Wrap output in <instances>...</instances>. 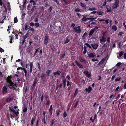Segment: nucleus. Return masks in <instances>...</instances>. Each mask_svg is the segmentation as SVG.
<instances>
[{"mask_svg": "<svg viewBox=\"0 0 126 126\" xmlns=\"http://www.w3.org/2000/svg\"><path fill=\"white\" fill-rule=\"evenodd\" d=\"M12 34L10 37H11V38L10 39V43H12V40L13 39H17L18 38V35H17V33H16L14 32H12ZM18 34H21V32H17Z\"/></svg>", "mask_w": 126, "mask_h": 126, "instance_id": "f257e3e1", "label": "nucleus"}, {"mask_svg": "<svg viewBox=\"0 0 126 126\" xmlns=\"http://www.w3.org/2000/svg\"><path fill=\"white\" fill-rule=\"evenodd\" d=\"M8 87L11 89H12L13 90H16V89L15 87V86L17 87L16 85V84L14 83L13 82L11 81L9 82H8Z\"/></svg>", "mask_w": 126, "mask_h": 126, "instance_id": "f03ea898", "label": "nucleus"}, {"mask_svg": "<svg viewBox=\"0 0 126 126\" xmlns=\"http://www.w3.org/2000/svg\"><path fill=\"white\" fill-rule=\"evenodd\" d=\"M119 0H115L112 6V8L114 9H116L119 7Z\"/></svg>", "mask_w": 126, "mask_h": 126, "instance_id": "7ed1b4c3", "label": "nucleus"}, {"mask_svg": "<svg viewBox=\"0 0 126 126\" xmlns=\"http://www.w3.org/2000/svg\"><path fill=\"white\" fill-rule=\"evenodd\" d=\"M49 40V36L47 34L45 36L44 40V43L45 45H47V43Z\"/></svg>", "mask_w": 126, "mask_h": 126, "instance_id": "20e7f679", "label": "nucleus"}, {"mask_svg": "<svg viewBox=\"0 0 126 126\" xmlns=\"http://www.w3.org/2000/svg\"><path fill=\"white\" fill-rule=\"evenodd\" d=\"M2 92L3 95L7 93V88L5 86H4L2 89Z\"/></svg>", "mask_w": 126, "mask_h": 126, "instance_id": "39448f33", "label": "nucleus"}, {"mask_svg": "<svg viewBox=\"0 0 126 126\" xmlns=\"http://www.w3.org/2000/svg\"><path fill=\"white\" fill-rule=\"evenodd\" d=\"M105 33H104L101 37V39L100 40V42L101 43L103 42H105L106 41V38L105 37Z\"/></svg>", "mask_w": 126, "mask_h": 126, "instance_id": "423d86ee", "label": "nucleus"}, {"mask_svg": "<svg viewBox=\"0 0 126 126\" xmlns=\"http://www.w3.org/2000/svg\"><path fill=\"white\" fill-rule=\"evenodd\" d=\"M9 109L10 111L13 112L16 115V116H17L19 114V112H16L13 108H11L10 107H9Z\"/></svg>", "mask_w": 126, "mask_h": 126, "instance_id": "0eeeda50", "label": "nucleus"}, {"mask_svg": "<svg viewBox=\"0 0 126 126\" xmlns=\"http://www.w3.org/2000/svg\"><path fill=\"white\" fill-rule=\"evenodd\" d=\"M91 45L94 49H96L99 46V45L97 44H91Z\"/></svg>", "mask_w": 126, "mask_h": 126, "instance_id": "6e6552de", "label": "nucleus"}, {"mask_svg": "<svg viewBox=\"0 0 126 126\" xmlns=\"http://www.w3.org/2000/svg\"><path fill=\"white\" fill-rule=\"evenodd\" d=\"M80 5L83 9L85 10L86 9V6L85 3L82 2H80Z\"/></svg>", "mask_w": 126, "mask_h": 126, "instance_id": "1a4fd4ad", "label": "nucleus"}, {"mask_svg": "<svg viewBox=\"0 0 126 126\" xmlns=\"http://www.w3.org/2000/svg\"><path fill=\"white\" fill-rule=\"evenodd\" d=\"M79 59L81 62H82L85 64H86L87 61L83 59L81 57L79 56Z\"/></svg>", "mask_w": 126, "mask_h": 126, "instance_id": "9d476101", "label": "nucleus"}, {"mask_svg": "<svg viewBox=\"0 0 126 126\" xmlns=\"http://www.w3.org/2000/svg\"><path fill=\"white\" fill-rule=\"evenodd\" d=\"M37 82V78L36 77L34 79V81L32 85V88H34L35 86L36 83Z\"/></svg>", "mask_w": 126, "mask_h": 126, "instance_id": "9b49d317", "label": "nucleus"}, {"mask_svg": "<svg viewBox=\"0 0 126 126\" xmlns=\"http://www.w3.org/2000/svg\"><path fill=\"white\" fill-rule=\"evenodd\" d=\"M75 62L76 64L80 68H83V66L79 63L76 60Z\"/></svg>", "mask_w": 126, "mask_h": 126, "instance_id": "f8f14e48", "label": "nucleus"}, {"mask_svg": "<svg viewBox=\"0 0 126 126\" xmlns=\"http://www.w3.org/2000/svg\"><path fill=\"white\" fill-rule=\"evenodd\" d=\"M92 90V88L90 86H89L88 88H86L85 90V91L86 92H88V93H89L91 92Z\"/></svg>", "mask_w": 126, "mask_h": 126, "instance_id": "ddd939ff", "label": "nucleus"}, {"mask_svg": "<svg viewBox=\"0 0 126 126\" xmlns=\"http://www.w3.org/2000/svg\"><path fill=\"white\" fill-rule=\"evenodd\" d=\"M87 15L85 16H84L81 19V20H82L84 21H85L87 20H91V18H87L86 17Z\"/></svg>", "mask_w": 126, "mask_h": 126, "instance_id": "4468645a", "label": "nucleus"}, {"mask_svg": "<svg viewBox=\"0 0 126 126\" xmlns=\"http://www.w3.org/2000/svg\"><path fill=\"white\" fill-rule=\"evenodd\" d=\"M61 72V71L58 70L57 71L55 72H53V74L54 76L56 77V75L57 74L58 76H60V75Z\"/></svg>", "mask_w": 126, "mask_h": 126, "instance_id": "2eb2a0df", "label": "nucleus"}, {"mask_svg": "<svg viewBox=\"0 0 126 126\" xmlns=\"http://www.w3.org/2000/svg\"><path fill=\"white\" fill-rule=\"evenodd\" d=\"M95 56V53L94 52L88 54V56L89 58H94Z\"/></svg>", "mask_w": 126, "mask_h": 126, "instance_id": "dca6fc26", "label": "nucleus"}, {"mask_svg": "<svg viewBox=\"0 0 126 126\" xmlns=\"http://www.w3.org/2000/svg\"><path fill=\"white\" fill-rule=\"evenodd\" d=\"M53 110V109L52 108V105H51L50 106L49 110L50 115H52V114Z\"/></svg>", "mask_w": 126, "mask_h": 126, "instance_id": "f3484780", "label": "nucleus"}, {"mask_svg": "<svg viewBox=\"0 0 126 126\" xmlns=\"http://www.w3.org/2000/svg\"><path fill=\"white\" fill-rule=\"evenodd\" d=\"M67 86L68 87V88H70L72 85L73 83L72 82H70L68 80H67Z\"/></svg>", "mask_w": 126, "mask_h": 126, "instance_id": "a211bd4d", "label": "nucleus"}, {"mask_svg": "<svg viewBox=\"0 0 126 126\" xmlns=\"http://www.w3.org/2000/svg\"><path fill=\"white\" fill-rule=\"evenodd\" d=\"M11 78L12 76H8L6 80L7 83L12 81V80L11 79Z\"/></svg>", "mask_w": 126, "mask_h": 126, "instance_id": "6ab92c4d", "label": "nucleus"}, {"mask_svg": "<svg viewBox=\"0 0 126 126\" xmlns=\"http://www.w3.org/2000/svg\"><path fill=\"white\" fill-rule=\"evenodd\" d=\"M74 29L75 30V32L77 33H79L81 32V30L80 28H77L76 27V29Z\"/></svg>", "mask_w": 126, "mask_h": 126, "instance_id": "aec40b11", "label": "nucleus"}, {"mask_svg": "<svg viewBox=\"0 0 126 126\" xmlns=\"http://www.w3.org/2000/svg\"><path fill=\"white\" fill-rule=\"evenodd\" d=\"M69 37H70L69 36H68L67 37H66V39L65 41L64 42V44H66L69 42L70 40V39H68L69 38Z\"/></svg>", "mask_w": 126, "mask_h": 126, "instance_id": "412c9836", "label": "nucleus"}, {"mask_svg": "<svg viewBox=\"0 0 126 126\" xmlns=\"http://www.w3.org/2000/svg\"><path fill=\"white\" fill-rule=\"evenodd\" d=\"M33 62H31L30 64V72L31 73L32 72V70L33 68Z\"/></svg>", "mask_w": 126, "mask_h": 126, "instance_id": "4be33fe9", "label": "nucleus"}, {"mask_svg": "<svg viewBox=\"0 0 126 126\" xmlns=\"http://www.w3.org/2000/svg\"><path fill=\"white\" fill-rule=\"evenodd\" d=\"M61 112V111L60 110V109H58L56 110V116L58 117H59V115L60 114V113Z\"/></svg>", "mask_w": 126, "mask_h": 126, "instance_id": "5701e85b", "label": "nucleus"}, {"mask_svg": "<svg viewBox=\"0 0 126 126\" xmlns=\"http://www.w3.org/2000/svg\"><path fill=\"white\" fill-rule=\"evenodd\" d=\"M94 32V31L91 29L89 32V34H88L89 36V38L93 34Z\"/></svg>", "mask_w": 126, "mask_h": 126, "instance_id": "b1692460", "label": "nucleus"}, {"mask_svg": "<svg viewBox=\"0 0 126 126\" xmlns=\"http://www.w3.org/2000/svg\"><path fill=\"white\" fill-rule=\"evenodd\" d=\"M46 76L45 74L43 73L42 74V75L40 76V77L41 79H43V81H44V79H46V78H44Z\"/></svg>", "mask_w": 126, "mask_h": 126, "instance_id": "393cba45", "label": "nucleus"}, {"mask_svg": "<svg viewBox=\"0 0 126 126\" xmlns=\"http://www.w3.org/2000/svg\"><path fill=\"white\" fill-rule=\"evenodd\" d=\"M66 79H63L62 81L63 83V85L64 87V88L66 86Z\"/></svg>", "mask_w": 126, "mask_h": 126, "instance_id": "a878e982", "label": "nucleus"}, {"mask_svg": "<svg viewBox=\"0 0 126 126\" xmlns=\"http://www.w3.org/2000/svg\"><path fill=\"white\" fill-rule=\"evenodd\" d=\"M107 9V12H109L111 11V8L109 6H108L106 7Z\"/></svg>", "mask_w": 126, "mask_h": 126, "instance_id": "bb28decb", "label": "nucleus"}, {"mask_svg": "<svg viewBox=\"0 0 126 126\" xmlns=\"http://www.w3.org/2000/svg\"><path fill=\"white\" fill-rule=\"evenodd\" d=\"M112 29L113 31H115L117 30V28L116 26L114 25L112 27Z\"/></svg>", "mask_w": 126, "mask_h": 126, "instance_id": "cd10ccee", "label": "nucleus"}, {"mask_svg": "<svg viewBox=\"0 0 126 126\" xmlns=\"http://www.w3.org/2000/svg\"><path fill=\"white\" fill-rule=\"evenodd\" d=\"M51 72V71L50 70H47L46 71L47 76H49Z\"/></svg>", "mask_w": 126, "mask_h": 126, "instance_id": "c85d7f7f", "label": "nucleus"}, {"mask_svg": "<svg viewBox=\"0 0 126 126\" xmlns=\"http://www.w3.org/2000/svg\"><path fill=\"white\" fill-rule=\"evenodd\" d=\"M78 91V88H77L75 90V93L74 94V97L77 94Z\"/></svg>", "mask_w": 126, "mask_h": 126, "instance_id": "c756f323", "label": "nucleus"}, {"mask_svg": "<svg viewBox=\"0 0 126 126\" xmlns=\"http://www.w3.org/2000/svg\"><path fill=\"white\" fill-rule=\"evenodd\" d=\"M105 59L104 58L102 59L98 63V65H99L100 64H101L103 63L104 62V61H105Z\"/></svg>", "mask_w": 126, "mask_h": 126, "instance_id": "7c9ffc66", "label": "nucleus"}, {"mask_svg": "<svg viewBox=\"0 0 126 126\" xmlns=\"http://www.w3.org/2000/svg\"><path fill=\"white\" fill-rule=\"evenodd\" d=\"M65 73L64 72H63L61 74V78L62 79H63L65 77Z\"/></svg>", "mask_w": 126, "mask_h": 126, "instance_id": "2f4dec72", "label": "nucleus"}, {"mask_svg": "<svg viewBox=\"0 0 126 126\" xmlns=\"http://www.w3.org/2000/svg\"><path fill=\"white\" fill-rule=\"evenodd\" d=\"M13 99L12 98H7L5 100L6 102H9L11 101Z\"/></svg>", "mask_w": 126, "mask_h": 126, "instance_id": "473e14b6", "label": "nucleus"}, {"mask_svg": "<svg viewBox=\"0 0 126 126\" xmlns=\"http://www.w3.org/2000/svg\"><path fill=\"white\" fill-rule=\"evenodd\" d=\"M35 119L33 118V117H32V120L31 121V125L32 126H33V122L35 120Z\"/></svg>", "mask_w": 126, "mask_h": 126, "instance_id": "72a5a7b5", "label": "nucleus"}, {"mask_svg": "<svg viewBox=\"0 0 126 126\" xmlns=\"http://www.w3.org/2000/svg\"><path fill=\"white\" fill-rule=\"evenodd\" d=\"M107 47V45H106V44H103V46L102 47V49H103L104 48L105 49L104 50V51H105Z\"/></svg>", "mask_w": 126, "mask_h": 126, "instance_id": "f704fd0d", "label": "nucleus"}, {"mask_svg": "<svg viewBox=\"0 0 126 126\" xmlns=\"http://www.w3.org/2000/svg\"><path fill=\"white\" fill-rule=\"evenodd\" d=\"M126 94V92L124 93V94L123 95H121V99H120V100H122V101H123V98H124V97L125 96V94Z\"/></svg>", "mask_w": 126, "mask_h": 126, "instance_id": "c9c22d12", "label": "nucleus"}, {"mask_svg": "<svg viewBox=\"0 0 126 126\" xmlns=\"http://www.w3.org/2000/svg\"><path fill=\"white\" fill-rule=\"evenodd\" d=\"M65 56V53L64 52V54H61L60 55V58L61 59H63Z\"/></svg>", "mask_w": 126, "mask_h": 126, "instance_id": "e433bc0d", "label": "nucleus"}, {"mask_svg": "<svg viewBox=\"0 0 126 126\" xmlns=\"http://www.w3.org/2000/svg\"><path fill=\"white\" fill-rule=\"evenodd\" d=\"M79 100H77L76 101V102L75 103V104L74 106V107L75 108H76L77 107V105L79 103Z\"/></svg>", "mask_w": 126, "mask_h": 126, "instance_id": "4c0bfd02", "label": "nucleus"}, {"mask_svg": "<svg viewBox=\"0 0 126 126\" xmlns=\"http://www.w3.org/2000/svg\"><path fill=\"white\" fill-rule=\"evenodd\" d=\"M124 52L123 51H121L120 52L119 54V56L120 57H121L123 55Z\"/></svg>", "mask_w": 126, "mask_h": 126, "instance_id": "58836bf2", "label": "nucleus"}, {"mask_svg": "<svg viewBox=\"0 0 126 126\" xmlns=\"http://www.w3.org/2000/svg\"><path fill=\"white\" fill-rule=\"evenodd\" d=\"M121 79V77H117L115 79V81H119Z\"/></svg>", "mask_w": 126, "mask_h": 126, "instance_id": "ea45409f", "label": "nucleus"}, {"mask_svg": "<svg viewBox=\"0 0 126 126\" xmlns=\"http://www.w3.org/2000/svg\"><path fill=\"white\" fill-rule=\"evenodd\" d=\"M37 66L38 69L40 70L41 69V68L40 67V63H37Z\"/></svg>", "mask_w": 126, "mask_h": 126, "instance_id": "a19ab883", "label": "nucleus"}, {"mask_svg": "<svg viewBox=\"0 0 126 126\" xmlns=\"http://www.w3.org/2000/svg\"><path fill=\"white\" fill-rule=\"evenodd\" d=\"M85 45L87 46V47H88L90 49L92 48V47H91V46L87 43H85Z\"/></svg>", "mask_w": 126, "mask_h": 126, "instance_id": "79ce46f5", "label": "nucleus"}, {"mask_svg": "<svg viewBox=\"0 0 126 126\" xmlns=\"http://www.w3.org/2000/svg\"><path fill=\"white\" fill-rule=\"evenodd\" d=\"M14 21L15 23H16L17 22L18 19L16 16L14 18Z\"/></svg>", "mask_w": 126, "mask_h": 126, "instance_id": "37998d69", "label": "nucleus"}, {"mask_svg": "<svg viewBox=\"0 0 126 126\" xmlns=\"http://www.w3.org/2000/svg\"><path fill=\"white\" fill-rule=\"evenodd\" d=\"M39 48H38L36 49L34 53V56L36 54L37 52L39 50Z\"/></svg>", "mask_w": 126, "mask_h": 126, "instance_id": "c03bdc74", "label": "nucleus"}, {"mask_svg": "<svg viewBox=\"0 0 126 126\" xmlns=\"http://www.w3.org/2000/svg\"><path fill=\"white\" fill-rule=\"evenodd\" d=\"M63 115V118H65L67 116V114L66 112L65 111H64Z\"/></svg>", "mask_w": 126, "mask_h": 126, "instance_id": "a18cd8bd", "label": "nucleus"}, {"mask_svg": "<svg viewBox=\"0 0 126 126\" xmlns=\"http://www.w3.org/2000/svg\"><path fill=\"white\" fill-rule=\"evenodd\" d=\"M27 111V107H24L23 110V111L24 112H25Z\"/></svg>", "mask_w": 126, "mask_h": 126, "instance_id": "49530a36", "label": "nucleus"}, {"mask_svg": "<svg viewBox=\"0 0 126 126\" xmlns=\"http://www.w3.org/2000/svg\"><path fill=\"white\" fill-rule=\"evenodd\" d=\"M29 25H25V30H27L28 29H29L28 28Z\"/></svg>", "mask_w": 126, "mask_h": 126, "instance_id": "de8ad7c7", "label": "nucleus"}, {"mask_svg": "<svg viewBox=\"0 0 126 126\" xmlns=\"http://www.w3.org/2000/svg\"><path fill=\"white\" fill-rule=\"evenodd\" d=\"M42 122H43L44 124H45L46 123V122L45 117H44L43 120H42Z\"/></svg>", "mask_w": 126, "mask_h": 126, "instance_id": "09e8293b", "label": "nucleus"}, {"mask_svg": "<svg viewBox=\"0 0 126 126\" xmlns=\"http://www.w3.org/2000/svg\"><path fill=\"white\" fill-rule=\"evenodd\" d=\"M35 26H36V28H37L39 26V24L38 23H36L34 24Z\"/></svg>", "mask_w": 126, "mask_h": 126, "instance_id": "8fccbe9b", "label": "nucleus"}, {"mask_svg": "<svg viewBox=\"0 0 126 126\" xmlns=\"http://www.w3.org/2000/svg\"><path fill=\"white\" fill-rule=\"evenodd\" d=\"M75 11L76 12H81L80 10L79 9V8H76L75 9Z\"/></svg>", "mask_w": 126, "mask_h": 126, "instance_id": "3c124183", "label": "nucleus"}, {"mask_svg": "<svg viewBox=\"0 0 126 126\" xmlns=\"http://www.w3.org/2000/svg\"><path fill=\"white\" fill-rule=\"evenodd\" d=\"M76 25L75 23H73L71 25V26L72 27L73 29H75V28L76 29V27H74Z\"/></svg>", "mask_w": 126, "mask_h": 126, "instance_id": "603ef678", "label": "nucleus"}, {"mask_svg": "<svg viewBox=\"0 0 126 126\" xmlns=\"http://www.w3.org/2000/svg\"><path fill=\"white\" fill-rule=\"evenodd\" d=\"M44 100V95L42 94L41 95V102L43 101Z\"/></svg>", "mask_w": 126, "mask_h": 126, "instance_id": "864d4df0", "label": "nucleus"}, {"mask_svg": "<svg viewBox=\"0 0 126 126\" xmlns=\"http://www.w3.org/2000/svg\"><path fill=\"white\" fill-rule=\"evenodd\" d=\"M123 34V33L122 32H120L118 33V35L119 36H121Z\"/></svg>", "mask_w": 126, "mask_h": 126, "instance_id": "5fc2aeb1", "label": "nucleus"}, {"mask_svg": "<svg viewBox=\"0 0 126 126\" xmlns=\"http://www.w3.org/2000/svg\"><path fill=\"white\" fill-rule=\"evenodd\" d=\"M107 42L108 43H110V37H108L107 38Z\"/></svg>", "mask_w": 126, "mask_h": 126, "instance_id": "6e6d98bb", "label": "nucleus"}, {"mask_svg": "<svg viewBox=\"0 0 126 126\" xmlns=\"http://www.w3.org/2000/svg\"><path fill=\"white\" fill-rule=\"evenodd\" d=\"M97 14L98 15H103V12H102L101 11H98Z\"/></svg>", "mask_w": 126, "mask_h": 126, "instance_id": "4d7b16f0", "label": "nucleus"}, {"mask_svg": "<svg viewBox=\"0 0 126 126\" xmlns=\"http://www.w3.org/2000/svg\"><path fill=\"white\" fill-rule=\"evenodd\" d=\"M98 27H95L94 28L92 29L94 31V32L95 31H96L98 29Z\"/></svg>", "mask_w": 126, "mask_h": 126, "instance_id": "13d9d810", "label": "nucleus"}, {"mask_svg": "<svg viewBox=\"0 0 126 126\" xmlns=\"http://www.w3.org/2000/svg\"><path fill=\"white\" fill-rule=\"evenodd\" d=\"M30 3L33 2V5L35 4V1L33 0H31L30 1Z\"/></svg>", "mask_w": 126, "mask_h": 126, "instance_id": "bf43d9fd", "label": "nucleus"}, {"mask_svg": "<svg viewBox=\"0 0 126 126\" xmlns=\"http://www.w3.org/2000/svg\"><path fill=\"white\" fill-rule=\"evenodd\" d=\"M50 103V100H48L46 103V104L47 106L48 105L49 103Z\"/></svg>", "mask_w": 126, "mask_h": 126, "instance_id": "052dcab7", "label": "nucleus"}, {"mask_svg": "<svg viewBox=\"0 0 126 126\" xmlns=\"http://www.w3.org/2000/svg\"><path fill=\"white\" fill-rule=\"evenodd\" d=\"M53 8V7H52L51 6H50L48 8V10L50 12H51Z\"/></svg>", "mask_w": 126, "mask_h": 126, "instance_id": "680f3d73", "label": "nucleus"}, {"mask_svg": "<svg viewBox=\"0 0 126 126\" xmlns=\"http://www.w3.org/2000/svg\"><path fill=\"white\" fill-rule=\"evenodd\" d=\"M84 73L86 76L87 75L88 73V71L86 70H85L84 71Z\"/></svg>", "mask_w": 126, "mask_h": 126, "instance_id": "e2e57ef3", "label": "nucleus"}, {"mask_svg": "<svg viewBox=\"0 0 126 126\" xmlns=\"http://www.w3.org/2000/svg\"><path fill=\"white\" fill-rule=\"evenodd\" d=\"M66 78L68 80H69L71 79V78L69 75H67L66 77Z\"/></svg>", "mask_w": 126, "mask_h": 126, "instance_id": "0e129e2a", "label": "nucleus"}, {"mask_svg": "<svg viewBox=\"0 0 126 126\" xmlns=\"http://www.w3.org/2000/svg\"><path fill=\"white\" fill-rule=\"evenodd\" d=\"M54 119H52L51 120V124L50 125V126H52L53 125V124L54 123Z\"/></svg>", "mask_w": 126, "mask_h": 126, "instance_id": "69168bd1", "label": "nucleus"}, {"mask_svg": "<svg viewBox=\"0 0 126 126\" xmlns=\"http://www.w3.org/2000/svg\"><path fill=\"white\" fill-rule=\"evenodd\" d=\"M79 17V18H81V15L79 13H77L76 14Z\"/></svg>", "mask_w": 126, "mask_h": 126, "instance_id": "338daca9", "label": "nucleus"}, {"mask_svg": "<svg viewBox=\"0 0 126 126\" xmlns=\"http://www.w3.org/2000/svg\"><path fill=\"white\" fill-rule=\"evenodd\" d=\"M27 34L26 35H24L23 36V39L25 40L27 38Z\"/></svg>", "mask_w": 126, "mask_h": 126, "instance_id": "774afa93", "label": "nucleus"}]
</instances>
